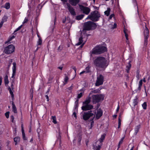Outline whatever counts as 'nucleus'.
<instances>
[{
	"instance_id": "obj_1",
	"label": "nucleus",
	"mask_w": 150,
	"mask_h": 150,
	"mask_svg": "<svg viewBox=\"0 0 150 150\" xmlns=\"http://www.w3.org/2000/svg\"><path fill=\"white\" fill-rule=\"evenodd\" d=\"M93 64L97 69L100 68L103 70L108 65L106 59L102 57H97L93 58Z\"/></svg>"
},
{
	"instance_id": "obj_2",
	"label": "nucleus",
	"mask_w": 150,
	"mask_h": 150,
	"mask_svg": "<svg viewBox=\"0 0 150 150\" xmlns=\"http://www.w3.org/2000/svg\"><path fill=\"white\" fill-rule=\"evenodd\" d=\"M106 47L103 46H96L90 52V57H93V54H98L103 53L106 51Z\"/></svg>"
},
{
	"instance_id": "obj_3",
	"label": "nucleus",
	"mask_w": 150,
	"mask_h": 150,
	"mask_svg": "<svg viewBox=\"0 0 150 150\" xmlns=\"http://www.w3.org/2000/svg\"><path fill=\"white\" fill-rule=\"evenodd\" d=\"M100 17V14L97 11H95L91 13L88 16V18L90 19L93 22H96L99 20Z\"/></svg>"
},
{
	"instance_id": "obj_4",
	"label": "nucleus",
	"mask_w": 150,
	"mask_h": 150,
	"mask_svg": "<svg viewBox=\"0 0 150 150\" xmlns=\"http://www.w3.org/2000/svg\"><path fill=\"white\" fill-rule=\"evenodd\" d=\"M97 26L96 24L91 21H88L84 23L83 31L84 30H89L95 29Z\"/></svg>"
},
{
	"instance_id": "obj_5",
	"label": "nucleus",
	"mask_w": 150,
	"mask_h": 150,
	"mask_svg": "<svg viewBox=\"0 0 150 150\" xmlns=\"http://www.w3.org/2000/svg\"><path fill=\"white\" fill-rule=\"evenodd\" d=\"M104 96L102 94L93 95L92 97V102L93 104H96L104 99Z\"/></svg>"
},
{
	"instance_id": "obj_6",
	"label": "nucleus",
	"mask_w": 150,
	"mask_h": 150,
	"mask_svg": "<svg viewBox=\"0 0 150 150\" xmlns=\"http://www.w3.org/2000/svg\"><path fill=\"white\" fill-rule=\"evenodd\" d=\"M95 116L94 114L92 112V111L90 110L84 113L83 115V118L84 120H86L91 117L90 119L93 120Z\"/></svg>"
},
{
	"instance_id": "obj_7",
	"label": "nucleus",
	"mask_w": 150,
	"mask_h": 150,
	"mask_svg": "<svg viewBox=\"0 0 150 150\" xmlns=\"http://www.w3.org/2000/svg\"><path fill=\"white\" fill-rule=\"evenodd\" d=\"M15 49V47L13 45H9L4 48V52L6 54H11L14 52Z\"/></svg>"
},
{
	"instance_id": "obj_8",
	"label": "nucleus",
	"mask_w": 150,
	"mask_h": 150,
	"mask_svg": "<svg viewBox=\"0 0 150 150\" xmlns=\"http://www.w3.org/2000/svg\"><path fill=\"white\" fill-rule=\"evenodd\" d=\"M104 77L102 74L97 76V80L95 83L96 86H98L102 85L104 81Z\"/></svg>"
},
{
	"instance_id": "obj_9",
	"label": "nucleus",
	"mask_w": 150,
	"mask_h": 150,
	"mask_svg": "<svg viewBox=\"0 0 150 150\" xmlns=\"http://www.w3.org/2000/svg\"><path fill=\"white\" fill-rule=\"evenodd\" d=\"M144 45L146 46L147 44V39L149 38V31L146 25H145V29L144 30Z\"/></svg>"
},
{
	"instance_id": "obj_10",
	"label": "nucleus",
	"mask_w": 150,
	"mask_h": 150,
	"mask_svg": "<svg viewBox=\"0 0 150 150\" xmlns=\"http://www.w3.org/2000/svg\"><path fill=\"white\" fill-rule=\"evenodd\" d=\"M67 8L69 11L70 14L72 16H75L76 15V13L75 9L71 6L69 3H67Z\"/></svg>"
},
{
	"instance_id": "obj_11",
	"label": "nucleus",
	"mask_w": 150,
	"mask_h": 150,
	"mask_svg": "<svg viewBox=\"0 0 150 150\" xmlns=\"http://www.w3.org/2000/svg\"><path fill=\"white\" fill-rule=\"evenodd\" d=\"M80 9L82 10L83 13L88 15L90 11V9L88 7L84 6H83L81 5L80 6Z\"/></svg>"
},
{
	"instance_id": "obj_12",
	"label": "nucleus",
	"mask_w": 150,
	"mask_h": 150,
	"mask_svg": "<svg viewBox=\"0 0 150 150\" xmlns=\"http://www.w3.org/2000/svg\"><path fill=\"white\" fill-rule=\"evenodd\" d=\"M93 106L91 105H83L81 107V109L83 111H87L91 110L93 108Z\"/></svg>"
},
{
	"instance_id": "obj_13",
	"label": "nucleus",
	"mask_w": 150,
	"mask_h": 150,
	"mask_svg": "<svg viewBox=\"0 0 150 150\" xmlns=\"http://www.w3.org/2000/svg\"><path fill=\"white\" fill-rule=\"evenodd\" d=\"M103 115V111L101 109H99L97 110V113L96 115V117L97 119H98L102 116Z\"/></svg>"
},
{
	"instance_id": "obj_14",
	"label": "nucleus",
	"mask_w": 150,
	"mask_h": 150,
	"mask_svg": "<svg viewBox=\"0 0 150 150\" xmlns=\"http://www.w3.org/2000/svg\"><path fill=\"white\" fill-rule=\"evenodd\" d=\"M13 67L12 68L13 73L11 78H15L14 76L16 75V63L15 62H14L13 63Z\"/></svg>"
},
{
	"instance_id": "obj_15",
	"label": "nucleus",
	"mask_w": 150,
	"mask_h": 150,
	"mask_svg": "<svg viewBox=\"0 0 150 150\" xmlns=\"http://www.w3.org/2000/svg\"><path fill=\"white\" fill-rule=\"evenodd\" d=\"M80 0H69V3L73 6H76L79 2Z\"/></svg>"
},
{
	"instance_id": "obj_16",
	"label": "nucleus",
	"mask_w": 150,
	"mask_h": 150,
	"mask_svg": "<svg viewBox=\"0 0 150 150\" xmlns=\"http://www.w3.org/2000/svg\"><path fill=\"white\" fill-rule=\"evenodd\" d=\"M131 61H129L128 63V65H127L126 67L127 69H126V71L127 73H129V71L131 67Z\"/></svg>"
},
{
	"instance_id": "obj_17",
	"label": "nucleus",
	"mask_w": 150,
	"mask_h": 150,
	"mask_svg": "<svg viewBox=\"0 0 150 150\" xmlns=\"http://www.w3.org/2000/svg\"><path fill=\"white\" fill-rule=\"evenodd\" d=\"M12 105L13 111L15 113H17V109L13 101H12Z\"/></svg>"
},
{
	"instance_id": "obj_18",
	"label": "nucleus",
	"mask_w": 150,
	"mask_h": 150,
	"mask_svg": "<svg viewBox=\"0 0 150 150\" xmlns=\"http://www.w3.org/2000/svg\"><path fill=\"white\" fill-rule=\"evenodd\" d=\"M91 98L89 97L88 99H86L85 101L83 102V105H89V103H90L91 101Z\"/></svg>"
},
{
	"instance_id": "obj_19",
	"label": "nucleus",
	"mask_w": 150,
	"mask_h": 150,
	"mask_svg": "<svg viewBox=\"0 0 150 150\" xmlns=\"http://www.w3.org/2000/svg\"><path fill=\"white\" fill-rule=\"evenodd\" d=\"M140 128V125H139L136 126L135 129V134L136 135L139 132V129Z\"/></svg>"
},
{
	"instance_id": "obj_20",
	"label": "nucleus",
	"mask_w": 150,
	"mask_h": 150,
	"mask_svg": "<svg viewBox=\"0 0 150 150\" xmlns=\"http://www.w3.org/2000/svg\"><path fill=\"white\" fill-rule=\"evenodd\" d=\"M20 137H15L14 138V141L15 142L16 145L17 144V143L20 142Z\"/></svg>"
},
{
	"instance_id": "obj_21",
	"label": "nucleus",
	"mask_w": 150,
	"mask_h": 150,
	"mask_svg": "<svg viewBox=\"0 0 150 150\" xmlns=\"http://www.w3.org/2000/svg\"><path fill=\"white\" fill-rule=\"evenodd\" d=\"M83 38L82 36H81L80 37L79 39V42L78 43L76 44V45H79L81 44L83 42Z\"/></svg>"
},
{
	"instance_id": "obj_22",
	"label": "nucleus",
	"mask_w": 150,
	"mask_h": 150,
	"mask_svg": "<svg viewBox=\"0 0 150 150\" xmlns=\"http://www.w3.org/2000/svg\"><path fill=\"white\" fill-rule=\"evenodd\" d=\"M110 8H108L107 10L104 12L105 15L107 16H108L110 15Z\"/></svg>"
},
{
	"instance_id": "obj_23",
	"label": "nucleus",
	"mask_w": 150,
	"mask_h": 150,
	"mask_svg": "<svg viewBox=\"0 0 150 150\" xmlns=\"http://www.w3.org/2000/svg\"><path fill=\"white\" fill-rule=\"evenodd\" d=\"M4 83L5 85L8 84L9 83L8 79V76L7 75L5 76L4 78Z\"/></svg>"
},
{
	"instance_id": "obj_24",
	"label": "nucleus",
	"mask_w": 150,
	"mask_h": 150,
	"mask_svg": "<svg viewBox=\"0 0 150 150\" xmlns=\"http://www.w3.org/2000/svg\"><path fill=\"white\" fill-rule=\"evenodd\" d=\"M84 16V15L83 14L77 16L76 17V19L78 20H81L83 17Z\"/></svg>"
},
{
	"instance_id": "obj_25",
	"label": "nucleus",
	"mask_w": 150,
	"mask_h": 150,
	"mask_svg": "<svg viewBox=\"0 0 150 150\" xmlns=\"http://www.w3.org/2000/svg\"><path fill=\"white\" fill-rule=\"evenodd\" d=\"M79 105V100H77L75 102V105L74 106V108L75 109H76L78 107Z\"/></svg>"
},
{
	"instance_id": "obj_26",
	"label": "nucleus",
	"mask_w": 150,
	"mask_h": 150,
	"mask_svg": "<svg viewBox=\"0 0 150 150\" xmlns=\"http://www.w3.org/2000/svg\"><path fill=\"white\" fill-rule=\"evenodd\" d=\"M142 84V80H140L139 82V87L138 88V90L139 91H140L141 89V86Z\"/></svg>"
},
{
	"instance_id": "obj_27",
	"label": "nucleus",
	"mask_w": 150,
	"mask_h": 150,
	"mask_svg": "<svg viewBox=\"0 0 150 150\" xmlns=\"http://www.w3.org/2000/svg\"><path fill=\"white\" fill-rule=\"evenodd\" d=\"M105 136L104 134L102 135L101 138L99 139V141L100 142H102L105 138Z\"/></svg>"
},
{
	"instance_id": "obj_28",
	"label": "nucleus",
	"mask_w": 150,
	"mask_h": 150,
	"mask_svg": "<svg viewBox=\"0 0 150 150\" xmlns=\"http://www.w3.org/2000/svg\"><path fill=\"white\" fill-rule=\"evenodd\" d=\"M8 18V17L7 16H4L2 18V21L1 22H2V23H4L5 22H6L7 21V20Z\"/></svg>"
},
{
	"instance_id": "obj_29",
	"label": "nucleus",
	"mask_w": 150,
	"mask_h": 150,
	"mask_svg": "<svg viewBox=\"0 0 150 150\" xmlns=\"http://www.w3.org/2000/svg\"><path fill=\"white\" fill-rule=\"evenodd\" d=\"M52 122H53L54 124H56L57 123L56 118L55 116H52Z\"/></svg>"
},
{
	"instance_id": "obj_30",
	"label": "nucleus",
	"mask_w": 150,
	"mask_h": 150,
	"mask_svg": "<svg viewBox=\"0 0 150 150\" xmlns=\"http://www.w3.org/2000/svg\"><path fill=\"white\" fill-rule=\"evenodd\" d=\"M99 91H100V90L99 89H96V90H94L93 91H91V93H90L89 94V95H90V94H91L92 93H98L99 92Z\"/></svg>"
},
{
	"instance_id": "obj_31",
	"label": "nucleus",
	"mask_w": 150,
	"mask_h": 150,
	"mask_svg": "<svg viewBox=\"0 0 150 150\" xmlns=\"http://www.w3.org/2000/svg\"><path fill=\"white\" fill-rule=\"evenodd\" d=\"M6 9H8L10 7V4L9 3H6L4 7Z\"/></svg>"
},
{
	"instance_id": "obj_32",
	"label": "nucleus",
	"mask_w": 150,
	"mask_h": 150,
	"mask_svg": "<svg viewBox=\"0 0 150 150\" xmlns=\"http://www.w3.org/2000/svg\"><path fill=\"white\" fill-rule=\"evenodd\" d=\"M138 103V99L137 98H136L135 99H134V100L133 101V104L134 105V106H135V105H137Z\"/></svg>"
},
{
	"instance_id": "obj_33",
	"label": "nucleus",
	"mask_w": 150,
	"mask_h": 150,
	"mask_svg": "<svg viewBox=\"0 0 150 150\" xmlns=\"http://www.w3.org/2000/svg\"><path fill=\"white\" fill-rule=\"evenodd\" d=\"M120 115L119 116V118H118V128H119L120 127V126L121 125V120L120 119Z\"/></svg>"
},
{
	"instance_id": "obj_34",
	"label": "nucleus",
	"mask_w": 150,
	"mask_h": 150,
	"mask_svg": "<svg viewBox=\"0 0 150 150\" xmlns=\"http://www.w3.org/2000/svg\"><path fill=\"white\" fill-rule=\"evenodd\" d=\"M147 106V103L146 102H144L142 104V107L145 110L146 109Z\"/></svg>"
},
{
	"instance_id": "obj_35",
	"label": "nucleus",
	"mask_w": 150,
	"mask_h": 150,
	"mask_svg": "<svg viewBox=\"0 0 150 150\" xmlns=\"http://www.w3.org/2000/svg\"><path fill=\"white\" fill-rule=\"evenodd\" d=\"M101 148V146L100 145H98L97 146L94 148V150H100Z\"/></svg>"
},
{
	"instance_id": "obj_36",
	"label": "nucleus",
	"mask_w": 150,
	"mask_h": 150,
	"mask_svg": "<svg viewBox=\"0 0 150 150\" xmlns=\"http://www.w3.org/2000/svg\"><path fill=\"white\" fill-rule=\"evenodd\" d=\"M42 40L41 38H39L37 42V46L38 45H40L42 44Z\"/></svg>"
},
{
	"instance_id": "obj_37",
	"label": "nucleus",
	"mask_w": 150,
	"mask_h": 150,
	"mask_svg": "<svg viewBox=\"0 0 150 150\" xmlns=\"http://www.w3.org/2000/svg\"><path fill=\"white\" fill-rule=\"evenodd\" d=\"M14 80H13L12 81V82H11V89L12 90H13L14 89L13 86H14Z\"/></svg>"
},
{
	"instance_id": "obj_38",
	"label": "nucleus",
	"mask_w": 150,
	"mask_h": 150,
	"mask_svg": "<svg viewBox=\"0 0 150 150\" xmlns=\"http://www.w3.org/2000/svg\"><path fill=\"white\" fill-rule=\"evenodd\" d=\"M15 36H11V37H10L9 38V40L8 41H6L5 42V43H7L8 42H9L10 41L12 40L14 38Z\"/></svg>"
},
{
	"instance_id": "obj_39",
	"label": "nucleus",
	"mask_w": 150,
	"mask_h": 150,
	"mask_svg": "<svg viewBox=\"0 0 150 150\" xmlns=\"http://www.w3.org/2000/svg\"><path fill=\"white\" fill-rule=\"evenodd\" d=\"M90 68V67L89 66L87 67L86 68V69H85V70H86V73H89L90 72V71L89 70Z\"/></svg>"
},
{
	"instance_id": "obj_40",
	"label": "nucleus",
	"mask_w": 150,
	"mask_h": 150,
	"mask_svg": "<svg viewBox=\"0 0 150 150\" xmlns=\"http://www.w3.org/2000/svg\"><path fill=\"white\" fill-rule=\"evenodd\" d=\"M10 94L11 95L12 97V100H13L14 99V95L13 93V92L12 91H11V92H10Z\"/></svg>"
},
{
	"instance_id": "obj_41",
	"label": "nucleus",
	"mask_w": 150,
	"mask_h": 150,
	"mask_svg": "<svg viewBox=\"0 0 150 150\" xmlns=\"http://www.w3.org/2000/svg\"><path fill=\"white\" fill-rule=\"evenodd\" d=\"M69 78H68L67 76H66L64 79V81L65 82V83L64 84H66Z\"/></svg>"
},
{
	"instance_id": "obj_42",
	"label": "nucleus",
	"mask_w": 150,
	"mask_h": 150,
	"mask_svg": "<svg viewBox=\"0 0 150 150\" xmlns=\"http://www.w3.org/2000/svg\"><path fill=\"white\" fill-rule=\"evenodd\" d=\"M83 96V93H80L78 94L77 98L78 99L80 98Z\"/></svg>"
},
{
	"instance_id": "obj_43",
	"label": "nucleus",
	"mask_w": 150,
	"mask_h": 150,
	"mask_svg": "<svg viewBox=\"0 0 150 150\" xmlns=\"http://www.w3.org/2000/svg\"><path fill=\"white\" fill-rule=\"evenodd\" d=\"M90 121H91V127L90 128V129H91L92 127H93V125L94 122L93 120H91V119H90Z\"/></svg>"
},
{
	"instance_id": "obj_44",
	"label": "nucleus",
	"mask_w": 150,
	"mask_h": 150,
	"mask_svg": "<svg viewBox=\"0 0 150 150\" xmlns=\"http://www.w3.org/2000/svg\"><path fill=\"white\" fill-rule=\"evenodd\" d=\"M41 130L40 129L38 128L37 130V131L38 133V137H39V138H40V134H39V133L40 132Z\"/></svg>"
},
{
	"instance_id": "obj_45",
	"label": "nucleus",
	"mask_w": 150,
	"mask_h": 150,
	"mask_svg": "<svg viewBox=\"0 0 150 150\" xmlns=\"http://www.w3.org/2000/svg\"><path fill=\"white\" fill-rule=\"evenodd\" d=\"M9 112H7L5 113V116L7 118H9Z\"/></svg>"
},
{
	"instance_id": "obj_46",
	"label": "nucleus",
	"mask_w": 150,
	"mask_h": 150,
	"mask_svg": "<svg viewBox=\"0 0 150 150\" xmlns=\"http://www.w3.org/2000/svg\"><path fill=\"white\" fill-rule=\"evenodd\" d=\"M139 70H137V71L136 77L138 79H139Z\"/></svg>"
},
{
	"instance_id": "obj_47",
	"label": "nucleus",
	"mask_w": 150,
	"mask_h": 150,
	"mask_svg": "<svg viewBox=\"0 0 150 150\" xmlns=\"http://www.w3.org/2000/svg\"><path fill=\"white\" fill-rule=\"evenodd\" d=\"M23 138L24 140H26L27 139L25 136V133L22 134Z\"/></svg>"
},
{
	"instance_id": "obj_48",
	"label": "nucleus",
	"mask_w": 150,
	"mask_h": 150,
	"mask_svg": "<svg viewBox=\"0 0 150 150\" xmlns=\"http://www.w3.org/2000/svg\"><path fill=\"white\" fill-rule=\"evenodd\" d=\"M21 130L22 132V134L25 133L24 132V130L23 129V124H22L21 125Z\"/></svg>"
},
{
	"instance_id": "obj_49",
	"label": "nucleus",
	"mask_w": 150,
	"mask_h": 150,
	"mask_svg": "<svg viewBox=\"0 0 150 150\" xmlns=\"http://www.w3.org/2000/svg\"><path fill=\"white\" fill-rule=\"evenodd\" d=\"M11 122H13V121H14V117L13 116V115H11Z\"/></svg>"
},
{
	"instance_id": "obj_50",
	"label": "nucleus",
	"mask_w": 150,
	"mask_h": 150,
	"mask_svg": "<svg viewBox=\"0 0 150 150\" xmlns=\"http://www.w3.org/2000/svg\"><path fill=\"white\" fill-rule=\"evenodd\" d=\"M115 15L114 14H111L110 16L109 17V19H112V18L114 17Z\"/></svg>"
},
{
	"instance_id": "obj_51",
	"label": "nucleus",
	"mask_w": 150,
	"mask_h": 150,
	"mask_svg": "<svg viewBox=\"0 0 150 150\" xmlns=\"http://www.w3.org/2000/svg\"><path fill=\"white\" fill-rule=\"evenodd\" d=\"M12 62V59H11V60L9 62L8 65V68H9L10 67Z\"/></svg>"
},
{
	"instance_id": "obj_52",
	"label": "nucleus",
	"mask_w": 150,
	"mask_h": 150,
	"mask_svg": "<svg viewBox=\"0 0 150 150\" xmlns=\"http://www.w3.org/2000/svg\"><path fill=\"white\" fill-rule=\"evenodd\" d=\"M124 139V137H123L121 138L120 141L119 142V144H121L122 143Z\"/></svg>"
},
{
	"instance_id": "obj_53",
	"label": "nucleus",
	"mask_w": 150,
	"mask_h": 150,
	"mask_svg": "<svg viewBox=\"0 0 150 150\" xmlns=\"http://www.w3.org/2000/svg\"><path fill=\"white\" fill-rule=\"evenodd\" d=\"M28 21V19L26 18H25L24 20V21L23 23V24L27 22Z\"/></svg>"
},
{
	"instance_id": "obj_54",
	"label": "nucleus",
	"mask_w": 150,
	"mask_h": 150,
	"mask_svg": "<svg viewBox=\"0 0 150 150\" xmlns=\"http://www.w3.org/2000/svg\"><path fill=\"white\" fill-rule=\"evenodd\" d=\"M117 27V24L116 23H115L113 25V26L112 27V29H114V28H116Z\"/></svg>"
},
{
	"instance_id": "obj_55",
	"label": "nucleus",
	"mask_w": 150,
	"mask_h": 150,
	"mask_svg": "<svg viewBox=\"0 0 150 150\" xmlns=\"http://www.w3.org/2000/svg\"><path fill=\"white\" fill-rule=\"evenodd\" d=\"M133 2L134 3V5L137 6V8H138V7L137 6V4L136 0H133Z\"/></svg>"
},
{
	"instance_id": "obj_56",
	"label": "nucleus",
	"mask_w": 150,
	"mask_h": 150,
	"mask_svg": "<svg viewBox=\"0 0 150 150\" xmlns=\"http://www.w3.org/2000/svg\"><path fill=\"white\" fill-rule=\"evenodd\" d=\"M68 0H61V1L63 2L64 4H65L66 2H67Z\"/></svg>"
},
{
	"instance_id": "obj_57",
	"label": "nucleus",
	"mask_w": 150,
	"mask_h": 150,
	"mask_svg": "<svg viewBox=\"0 0 150 150\" xmlns=\"http://www.w3.org/2000/svg\"><path fill=\"white\" fill-rule=\"evenodd\" d=\"M45 97L47 99V101H48L49 100V97H48V95H45Z\"/></svg>"
},
{
	"instance_id": "obj_58",
	"label": "nucleus",
	"mask_w": 150,
	"mask_h": 150,
	"mask_svg": "<svg viewBox=\"0 0 150 150\" xmlns=\"http://www.w3.org/2000/svg\"><path fill=\"white\" fill-rule=\"evenodd\" d=\"M81 137H79L78 138V142H79V144H80V142L81 140Z\"/></svg>"
},
{
	"instance_id": "obj_59",
	"label": "nucleus",
	"mask_w": 150,
	"mask_h": 150,
	"mask_svg": "<svg viewBox=\"0 0 150 150\" xmlns=\"http://www.w3.org/2000/svg\"><path fill=\"white\" fill-rule=\"evenodd\" d=\"M2 78L0 76V86L1 85L2 81Z\"/></svg>"
},
{
	"instance_id": "obj_60",
	"label": "nucleus",
	"mask_w": 150,
	"mask_h": 150,
	"mask_svg": "<svg viewBox=\"0 0 150 150\" xmlns=\"http://www.w3.org/2000/svg\"><path fill=\"white\" fill-rule=\"evenodd\" d=\"M73 115H74V117H76V113L75 112H74L73 113Z\"/></svg>"
},
{
	"instance_id": "obj_61",
	"label": "nucleus",
	"mask_w": 150,
	"mask_h": 150,
	"mask_svg": "<svg viewBox=\"0 0 150 150\" xmlns=\"http://www.w3.org/2000/svg\"><path fill=\"white\" fill-rule=\"evenodd\" d=\"M120 109V106L119 105H118V106H117V109H116V112H118L119 110Z\"/></svg>"
},
{
	"instance_id": "obj_62",
	"label": "nucleus",
	"mask_w": 150,
	"mask_h": 150,
	"mask_svg": "<svg viewBox=\"0 0 150 150\" xmlns=\"http://www.w3.org/2000/svg\"><path fill=\"white\" fill-rule=\"evenodd\" d=\"M8 90L9 91V92H11V91H12V90H11V88H10V87L9 86L8 87Z\"/></svg>"
},
{
	"instance_id": "obj_63",
	"label": "nucleus",
	"mask_w": 150,
	"mask_h": 150,
	"mask_svg": "<svg viewBox=\"0 0 150 150\" xmlns=\"http://www.w3.org/2000/svg\"><path fill=\"white\" fill-rule=\"evenodd\" d=\"M62 49V48L61 49V47H60V46H59V47L58 48V51H61Z\"/></svg>"
},
{
	"instance_id": "obj_64",
	"label": "nucleus",
	"mask_w": 150,
	"mask_h": 150,
	"mask_svg": "<svg viewBox=\"0 0 150 150\" xmlns=\"http://www.w3.org/2000/svg\"><path fill=\"white\" fill-rule=\"evenodd\" d=\"M86 42V41H85V42H84L80 46V47H82L83 45L85 44V42Z\"/></svg>"
}]
</instances>
